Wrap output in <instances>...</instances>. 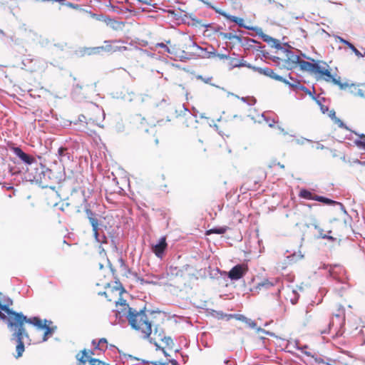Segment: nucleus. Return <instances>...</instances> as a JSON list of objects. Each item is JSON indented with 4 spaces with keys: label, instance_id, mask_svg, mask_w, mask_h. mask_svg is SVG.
Segmentation results:
<instances>
[{
    "label": "nucleus",
    "instance_id": "obj_4",
    "mask_svg": "<svg viewBox=\"0 0 365 365\" xmlns=\"http://www.w3.org/2000/svg\"><path fill=\"white\" fill-rule=\"evenodd\" d=\"M345 309L343 306L337 304L333 317L330 319L327 328L322 329V334H331L332 337L341 336L344 332Z\"/></svg>",
    "mask_w": 365,
    "mask_h": 365
},
{
    "label": "nucleus",
    "instance_id": "obj_42",
    "mask_svg": "<svg viewBox=\"0 0 365 365\" xmlns=\"http://www.w3.org/2000/svg\"><path fill=\"white\" fill-rule=\"evenodd\" d=\"M361 142H362L361 140H355V141H354V143H355L358 147H359V146H360V145H361Z\"/></svg>",
    "mask_w": 365,
    "mask_h": 365
},
{
    "label": "nucleus",
    "instance_id": "obj_31",
    "mask_svg": "<svg viewBox=\"0 0 365 365\" xmlns=\"http://www.w3.org/2000/svg\"><path fill=\"white\" fill-rule=\"evenodd\" d=\"M90 365H106V363L96 359H91L89 360Z\"/></svg>",
    "mask_w": 365,
    "mask_h": 365
},
{
    "label": "nucleus",
    "instance_id": "obj_41",
    "mask_svg": "<svg viewBox=\"0 0 365 365\" xmlns=\"http://www.w3.org/2000/svg\"><path fill=\"white\" fill-rule=\"evenodd\" d=\"M274 165H278L282 169H284L285 168L284 165L283 164H281L279 162H278L277 163H274Z\"/></svg>",
    "mask_w": 365,
    "mask_h": 365
},
{
    "label": "nucleus",
    "instance_id": "obj_6",
    "mask_svg": "<svg viewBox=\"0 0 365 365\" xmlns=\"http://www.w3.org/2000/svg\"><path fill=\"white\" fill-rule=\"evenodd\" d=\"M125 42L120 39L108 40L104 41L103 52L108 53H124L129 50Z\"/></svg>",
    "mask_w": 365,
    "mask_h": 365
},
{
    "label": "nucleus",
    "instance_id": "obj_28",
    "mask_svg": "<svg viewBox=\"0 0 365 365\" xmlns=\"http://www.w3.org/2000/svg\"><path fill=\"white\" fill-rule=\"evenodd\" d=\"M347 47L349 48L359 58L364 57V55L351 43H350Z\"/></svg>",
    "mask_w": 365,
    "mask_h": 365
},
{
    "label": "nucleus",
    "instance_id": "obj_3",
    "mask_svg": "<svg viewBox=\"0 0 365 365\" xmlns=\"http://www.w3.org/2000/svg\"><path fill=\"white\" fill-rule=\"evenodd\" d=\"M312 61L303 62L302 71L309 72L317 81L323 80L326 82H331L334 85L339 86L341 89L346 88V86L341 82L340 77L336 78L331 73V69L327 62L313 58H312Z\"/></svg>",
    "mask_w": 365,
    "mask_h": 365
},
{
    "label": "nucleus",
    "instance_id": "obj_11",
    "mask_svg": "<svg viewBox=\"0 0 365 365\" xmlns=\"http://www.w3.org/2000/svg\"><path fill=\"white\" fill-rule=\"evenodd\" d=\"M86 216L92 226L93 230V234L95 237V239L100 242V240L98 239L99 233H98V220L97 218V215L94 212H93L90 209L86 208Z\"/></svg>",
    "mask_w": 365,
    "mask_h": 365
},
{
    "label": "nucleus",
    "instance_id": "obj_12",
    "mask_svg": "<svg viewBox=\"0 0 365 365\" xmlns=\"http://www.w3.org/2000/svg\"><path fill=\"white\" fill-rule=\"evenodd\" d=\"M11 149L13 153L26 164L31 165L36 161L33 156L26 154L19 147H12Z\"/></svg>",
    "mask_w": 365,
    "mask_h": 365
},
{
    "label": "nucleus",
    "instance_id": "obj_33",
    "mask_svg": "<svg viewBox=\"0 0 365 365\" xmlns=\"http://www.w3.org/2000/svg\"><path fill=\"white\" fill-rule=\"evenodd\" d=\"M67 148L61 147L58 149V154L60 157V160H61V158L64 156V155L66 153Z\"/></svg>",
    "mask_w": 365,
    "mask_h": 365
},
{
    "label": "nucleus",
    "instance_id": "obj_27",
    "mask_svg": "<svg viewBox=\"0 0 365 365\" xmlns=\"http://www.w3.org/2000/svg\"><path fill=\"white\" fill-rule=\"evenodd\" d=\"M316 200L319 202H322L326 205H332L336 204V202L334 200H332L331 199H329L327 197H323V196H319L317 195Z\"/></svg>",
    "mask_w": 365,
    "mask_h": 365
},
{
    "label": "nucleus",
    "instance_id": "obj_37",
    "mask_svg": "<svg viewBox=\"0 0 365 365\" xmlns=\"http://www.w3.org/2000/svg\"><path fill=\"white\" fill-rule=\"evenodd\" d=\"M336 39L338 40V41H339V42H340V43H342L345 44L346 46H348V45L350 43V42H349V41H346V40L344 39V38H343L342 37H341V36H337V37H336Z\"/></svg>",
    "mask_w": 365,
    "mask_h": 365
},
{
    "label": "nucleus",
    "instance_id": "obj_29",
    "mask_svg": "<svg viewBox=\"0 0 365 365\" xmlns=\"http://www.w3.org/2000/svg\"><path fill=\"white\" fill-rule=\"evenodd\" d=\"M111 26L113 29L117 30V29H122L123 27L124 26V23L123 22H120V21H113L111 22Z\"/></svg>",
    "mask_w": 365,
    "mask_h": 365
},
{
    "label": "nucleus",
    "instance_id": "obj_24",
    "mask_svg": "<svg viewBox=\"0 0 365 365\" xmlns=\"http://www.w3.org/2000/svg\"><path fill=\"white\" fill-rule=\"evenodd\" d=\"M137 4H139L138 9L145 10L148 6H152L153 0H135Z\"/></svg>",
    "mask_w": 365,
    "mask_h": 365
},
{
    "label": "nucleus",
    "instance_id": "obj_1",
    "mask_svg": "<svg viewBox=\"0 0 365 365\" xmlns=\"http://www.w3.org/2000/svg\"><path fill=\"white\" fill-rule=\"evenodd\" d=\"M12 304V299L0 294V319L3 320L8 319V327L13 331L11 339L16 340L17 343L16 347L17 354L15 357L18 359L22 356L25 350L24 339H29L25 324H32L38 329H43V341H44L53 334V329L49 326L51 322L42 320L37 317L27 318L21 312L13 311L11 309Z\"/></svg>",
    "mask_w": 365,
    "mask_h": 365
},
{
    "label": "nucleus",
    "instance_id": "obj_16",
    "mask_svg": "<svg viewBox=\"0 0 365 365\" xmlns=\"http://www.w3.org/2000/svg\"><path fill=\"white\" fill-rule=\"evenodd\" d=\"M93 354H94V353L92 351H87L86 349L78 352L76 356L78 365H86V362L90 360V355Z\"/></svg>",
    "mask_w": 365,
    "mask_h": 365
},
{
    "label": "nucleus",
    "instance_id": "obj_40",
    "mask_svg": "<svg viewBox=\"0 0 365 365\" xmlns=\"http://www.w3.org/2000/svg\"><path fill=\"white\" fill-rule=\"evenodd\" d=\"M155 351H156L157 354H164V356H166V353L163 349L158 348V349H156Z\"/></svg>",
    "mask_w": 365,
    "mask_h": 365
},
{
    "label": "nucleus",
    "instance_id": "obj_43",
    "mask_svg": "<svg viewBox=\"0 0 365 365\" xmlns=\"http://www.w3.org/2000/svg\"><path fill=\"white\" fill-rule=\"evenodd\" d=\"M359 148H363L365 150V142L362 141Z\"/></svg>",
    "mask_w": 365,
    "mask_h": 365
},
{
    "label": "nucleus",
    "instance_id": "obj_46",
    "mask_svg": "<svg viewBox=\"0 0 365 365\" xmlns=\"http://www.w3.org/2000/svg\"><path fill=\"white\" fill-rule=\"evenodd\" d=\"M228 58V56H226V55H222L221 56V58Z\"/></svg>",
    "mask_w": 365,
    "mask_h": 365
},
{
    "label": "nucleus",
    "instance_id": "obj_26",
    "mask_svg": "<svg viewBox=\"0 0 365 365\" xmlns=\"http://www.w3.org/2000/svg\"><path fill=\"white\" fill-rule=\"evenodd\" d=\"M315 229L318 230L319 235H320V237L322 238H323V239H328V240H335L332 236L330 235V233L331 232V230H329L327 232V233L324 232L323 229L319 228L317 225H315Z\"/></svg>",
    "mask_w": 365,
    "mask_h": 365
},
{
    "label": "nucleus",
    "instance_id": "obj_30",
    "mask_svg": "<svg viewBox=\"0 0 365 365\" xmlns=\"http://www.w3.org/2000/svg\"><path fill=\"white\" fill-rule=\"evenodd\" d=\"M334 121H335V123H336L339 128L346 129L348 130H349V128L340 119L335 118Z\"/></svg>",
    "mask_w": 365,
    "mask_h": 365
},
{
    "label": "nucleus",
    "instance_id": "obj_38",
    "mask_svg": "<svg viewBox=\"0 0 365 365\" xmlns=\"http://www.w3.org/2000/svg\"><path fill=\"white\" fill-rule=\"evenodd\" d=\"M336 39L338 40V41H339V42H340V43H342L345 44L346 46H348V45L350 43V42H349V41H346V40L344 39V38H343L342 37H341V36H337V37H336Z\"/></svg>",
    "mask_w": 365,
    "mask_h": 365
},
{
    "label": "nucleus",
    "instance_id": "obj_10",
    "mask_svg": "<svg viewBox=\"0 0 365 365\" xmlns=\"http://www.w3.org/2000/svg\"><path fill=\"white\" fill-rule=\"evenodd\" d=\"M167 246L166 237H162L159 239L157 243L151 245V250L158 258L163 259L165 256Z\"/></svg>",
    "mask_w": 365,
    "mask_h": 365
},
{
    "label": "nucleus",
    "instance_id": "obj_44",
    "mask_svg": "<svg viewBox=\"0 0 365 365\" xmlns=\"http://www.w3.org/2000/svg\"><path fill=\"white\" fill-rule=\"evenodd\" d=\"M359 138L361 139H365V135L364 134H361V135H359Z\"/></svg>",
    "mask_w": 365,
    "mask_h": 365
},
{
    "label": "nucleus",
    "instance_id": "obj_36",
    "mask_svg": "<svg viewBox=\"0 0 365 365\" xmlns=\"http://www.w3.org/2000/svg\"><path fill=\"white\" fill-rule=\"evenodd\" d=\"M231 64L233 67H238V66H244V63H240L238 60L237 59H232Z\"/></svg>",
    "mask_w": 365,
    "mask_h": 365
},
{
    "label": "nucleus",
    "instance_id": "obj_34",
    "mask_svg": "<svg viewBox=\"0 0 365 365\" xmlns=\"http://www.w3.org/2000/svg\"><path fill=\"white\" fill-rule=\"evenodd\" d=\"M233 318L238 321H241L242 322H245L247 321V317L242 314H235L232 316Z\"/></svg>",
    "mask_w": 365,
    "mask_h": 365
},
{
    "label": "nucleus",
    "instance_id": "obj_2",
    "mask_svg": "<svg viewBox=\"0 0 365 365\" xmlns=\"http://www.w3.org/2000/svg\"><path fill=\"white\" fill-rule=\"evenodd\" d=\"M118 311V318L125 317L130 327L140 332L144 339H150L152 336V327L153 321L148 316L145 309H139L130 307L128 304H120Z\"/></svg>",
    "mask_w": 365,
    "mask_h": 365
},
{
    "label": "nucleus",
    "instance_id": "obj_39",
    "mask_svg": "<svg viewBox=\"0 0 365 365\" xmlns=\"http://www.w3.org/2000/svg\"><path fill=\"white\" fill-rule=\"evenodd\" d=\"M156 47H161V48H165V50L170 53V49L167 47V46L165 44H164L163 43H157L156 44Z\"/></svg>",
    "mask_w": 365,
    "mask_h": 365
},
{
    "label": "nucleus",
    "instance_id": "obj_19",
    "mask_svg": "<svg viewBox=\"0 0 365 365\" xmlns=\"http://www.w3.org/2000/svg\"><path fill=\"white\" fill-rule=\"evenodd\" d=\"M92 345L94 346L95 349H98L100 351H106L108 349V343L106 338H101L98 341L96 339L92 340Z\"/></svg>",
    "mask_w": 365,
    "mask_h": 365
},
{
    "label": "nucleus",
    "instance_id": "obj_15",
    "mask_svg": "<svg viewBox=\"0 0 365 365\" xmlns=\"http://www.w3.org/2000/svg\"><path fill=\"white\" fill-rule=\"evenodd\" d=\"M289 80H287L284 78V81H282V82L287 85H289L291 88L299 89V90L305 91L306 93H310L309 90L305 86H302L301 84V82L298 79L294 78L291 76H289Z\"/></svg>",
    "mask_w": 365,
    "mask_h": 365
},
{
    "label": "nucleus",
    "instance_id": "obj_20",
    "mask_svg": "<svg viewBox=\"0 0 365 365\" xmlns=\"http://www.w3.org/2000/svg\"><path fill=\"white\" fill-rule=\"evenodd\" d=\"M261 73L270 77L272 79H274L278 81H284V78L281 76L277 75L272 69L269 68H264L260 71Z\"/></svg>",
    "mask_w": 365,
    "mask_h": 365
},
{
    "label": "nucleus",
    "instance_id": "obj_35",
    "mask_svg": "<svg viewBox=\"0 0 365 365\" xmlns=\"http://www.w3.org/2000/svg\"><path fill=\"white\" fill-rule=\"evenodd\" d=\"M249 327L250 328H255L257 327V324L255 321L250 319H247V321L245 322Z\"/></svg>",
    "mask_w": 365,
    "mask_h": 365
},
{
    "label": "nucleus",
    "instance_id": "obj_8",
    "mask_svg": "<svg viewBox=\"0 0 365 365\" xmlns=\"http://www.w3.org/2000/svg\"><path fill=\"white\" fill-rule=\"evenodd\" d=\"M247 272L248 266L246 264H239L230 270L227 276L231 280H238L242 278Z\"/></svg>",
    "mask_w": 365,
    "mask_h": 365
},
{
    "label": "nucleus",
    "instance_id": "obj_47",
    "mask_svg": "<svg viewBox=\"0 0 365 365\" xmlns=\"http://www.w3.org/2000/svg\"><path fill=\"white\" fill-rule=\"evenodd\" d=\"M106 365H109V364H106Z\"/></svg>",
    "mask_w": 365,
    "mask_h": 365
},
{
    "label": "nucleus",
    "instance_id": "obj_32",
    "mask_svg": "<svg viewBox=\"0 0 365 365\" xmlns=\"http://www.w3.org/2000/svg\"><path fill=\"white\" fill-rule=\"evenodd\" d=\"M356 163L359 165V168H358V172L360 173H365V162H361L359 160H357Z\"/></svg>",
    "mask_w": 365,
    "mask_h": 365
},
{
    "label": "nucleus",
    "instance_id": "obj_9",
    "mask_svg": "<svg viewBox=\"0 0 365 365\" xmlns=\"http://www.w3.org/2000/svg\"><path fill=\"white\" fill-rule=\"evenodd\" d=\"M202 48L190 41V45L184 50V59H196L201 56Z\"/></svg>",
    "mask_w": 365,
    "mask_h": 365
},
{
    "label": "nucleus",
    "instance_id": "obj_21",
    "mask_svg": "<svg viewBox=\"0 0 365 365\" xmlns=\"http://www.w3.org/2000/svg\"><path fill=\"white\" fill-rule=\"evenodd\" d=\"M220 36L224 40H229V41H231L232 42H237V43H241L242 42L241 36H237L236 34H233L232 33L221 32L220 34Z\"/></svg>",
    "mask_w": 365,
    "mask_h": 365
},
{
    "label": "nucleus",
    "instance_id": "obj_17",
    "mask_svg": "<svg viewBox=\"0 0 365 365\" xmlns=\"http://www.w3.org/2000/svg\"><path fill=\"white\" fill-rule=\"evenodd\" d=\"M103 52V46L96 47L83 48L80 51L81 56H92L100 54Z\"/></svg>",
    "mask_w": 365,
    "mask_h": 365
},
{
    "label": "nucleus",
    "instance_id": "obj_5",
    "mask_svg": "<svg viewBox=\"0 0 365 365\" xmlns=\"http://www.w3.org/2000/svg\"><path fill=\"white\" fill-rule=\"evenodd\" d=\"M115 286H110L106 287L103 292H98V294H103L107 298L108 302H111L115 304V316L118 317V311L119 305L123 304H127L126 300L122 298V294L125 292V289L120 284L115 282Z\"/></svg>",
    "mask_w": 365,
    "mask_h": 365
},
{
    "label": "nucleus",
    "instance_id": "obj_23",
    "mask_svg": "<svg viewBox=\"0 0 365 365\" xmlns=\"http://www.w3.org/2000/svg\"><path fill=\"white\" fill-rule=\"evenodd\" d=\"M228 230V227L227 226L224 227H215L210 230H208L206 231L205 235H210L211 234H225Z\"/></svg>",
    "mask_w": 365,
    "mask_h": 365
},
{
    "label": "nucleus",
    "instance_id": "obj_18",
    "mask_svg": "<svg viewBox=\"0 0 365 365\" xmlns=\"http://www.w3.org/2000/svg\"><path fill=\"white\" fill-rule=\"evenodd\" d=\"M152 335H153V336H151L150 337V339L151 341L153 340L155 341V344H157V341L159 340V341H165V344L168 346L171 347L173 345V341L170 338L163 337L161 334H158L157 336V329H156Z\"/></svg>",
    "mask_w": 365,
    "mask_h": 365
},
{
    "label": "nucleus",
    "instance_id": "obj_25",
    "mask_svg": "<svg viewBox=\"0 0 365 365\" xmlns=\"http://www.w3.org/2000/svg\"><path fill=\"white\" fill-rule=\"evenodd\" d=\"M150 363L153 365H179L175 359L170 360L168 363L162 360H153L150 361Z\"/></svg>",
    "mask_w": 365,
    "mask_h": 365
},
{
    "label": "nucleus",
    "instance_id": "obj_45",
    "mask_svg": "<svg viewBox=\"0 0 365 365\" xmlns=\"http://www.w3.org/2000/svg\"><path fill=\"white\" fill-rule=\"evenodd\" d=\"M175 269H176V268L173 269L172 267H170V274H174L173 271H174V270H175Z\"/></svg>",
    "mask_w": 365,
    "mask_h": 365
},
{
    "label": "nucleus",
    "instance_id": "obj_13",
    "mask_svg": "<svg viewBox=\"0 0 365 365\" xmlns=\"http://www.w3.org/2000/svg\"><path fill=\"white\" fill-rule=\"evenodd\" d=\"M193 262H191L190 264H186L185 270L187 272V274L190 277H194L195 278H197L196 277V273L200 270V262L201 261V258H193Z\"/></svg>",
    "mask_w": 365,
    "mask_h": 365
},
{
    "label": "nucleus",
    "instance_id": "obj_14",
    "mask_svg": "<svg viewBox=\"0 0 365 365\" xmlns=\"http://www.w3.org/2000/svg\"><path fill=\"white\" fill-rule=\"evenodd\" d=\"M184 24H187L188 26H192L195 27H207L208 26L203 24L202 21L197 19L194 14H184Z\"/></svg>",
    "mask_w": 365,
    "mask_h": 365
},
{
    "label": "nucleus",
    "instance_id": "obj_22",
    "mask_svg": "<svg viewBox=\"0 0 365 365\" xmlns=\"http://www.w3.org/2000/svg\"><path fill=\"white\" fill-rule=\"evenodd\" d=\"M299 196L302 198L307 200H316L317 195L312 193L308 190L302 189L300 190L299 193Z\"/></svg>",
    "mask_w": 365,
    "mask_h": 365
},
{
    "label": "nucleus",
    "instance_id": "obj_7",
    "mask_svg": "<svg viewBox=\"0 0 365 365\" xmlns=\"http://www.w3.org/2000/svg\"><path fill=\"white\" fill-rule=\"evenodd\" d=\"M284 62L287 68L289 69H293L299 66L302 70V63L307 61L302 60L299 56L294 54L292 51L287 50Z\"/></svg>",
    "mask_w": 365,
    "mask_h": 365
}]
</instances>
